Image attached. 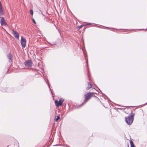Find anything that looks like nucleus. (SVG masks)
<instances>
[{"label":"nucleus","mask_w":147,"mask_h":147,"mask_svg":"<svg viewBox=\"0 0 147 147\" xmlns=\"http://www.w3.org/2000/svg\"><path fill=\"white\" fill-rule=\"evenodd\" d=\"M125 119L127 123L129 125H130L133 121L134 116L133 115L128 116L127 117H125Z\"/></svg>","instance_id":"nucleus-1"},{"label":"nucleus","mask_w":147,"mask_h":147,"mask_svg":"<svg viewBox=\"0 0 147 147\" xmlns=\"http://www.w3.org/2000/svg\"><path fill=\"white\" fill-rule=\"evenodd\" d=\"M93 94L92 93H87L85 95V98L83 102L81 104L82 105H84L85 103L91 97L93 96Z\"/></svg>","instance_id":"nucleus-2"},{"label":"nucleus","mask_w":147,"mask_h":147,"mask_svg":"<svg viewBox=\"0 0 147 147\" xmlns=\"http://www.w3.org/2000/svg\"><path fill=\"white\" fill-rule=\"evenodd\" d=\"M21 43L23 48H24L26 46V40L23 36L21 37Z\"/></svg>","instance_id":"nucleus-3"},{"label":"nucleus","mask_w":147,"mask_h":147,"mask_svg":"<svg viewBox=\"0 0 147 147\" xmlns=\"http://www.w3.org/2000/svg\"><path fill=\"white\" fill-rule=\"evenodd\" d=\"M64 101V99L62 98L60 99L59 101L55 100V103L56 106L58 107L59 106H61L62 105V103Z\"/></svg>","instance_id":"nucleus-4"},{"label":"nucleus","mask_w":147,"mask_h":147,"mask_svg":"<svg viewBox=\"0 0 147 147\" xmlns=\"http://www.w3.org/2000/svg\"><path fill=\"white\" fill-rule=\"evenodd\" d=\"M32 64V62L30 60H27L25 62L26 66L28 68H30L31 67Z\"/></svg>","instance_id":"nucleus-5"},{"label":"nucleus","mask_w":147,"mask_h":147,"mask_svg":"<svg viewBox=\"0 0 147 147\" xmlns=\"http://www.w3.org/2000/svg\"><path fill=\"white\" fill-rule=\"evenodd\" d=\"M13 34L15 38L17 39H18L19 38V34L18 32L13 30Z\"/></svg>","instance_id":"nucleus-6"},{"label":"nucleus","mask_w":147,"mask_h":147,"mask_svg":"<svg viewBox=\"0 0 147 147\" xmlns=\"http://www.w3.org/2000/svg\"><path fill=\"white\" fill-rule=\"evenodd\" d=\"M0 23L2 25H7L3 17L1 18L0 20Z\"/></svg>","instance_id":"nucleus-7"},{"label":"nucleus","mask_w":147,"mask_h":147,"mask_svg":"<svg viewBox=\"0 0 147 147\" xmlns=\"http://www.w3.org/2000/svg\"><path fill=\"white\" fill-rule=\"evenodd\" d=\"M7 57L9 59V62H11L12 61V55L11 53H9L7 54Z\"/></svg>","instance_id":"nucleus-8"},{"label":"nucleus","mask_w":147,"mask_h":147,"mask_svg":"<svg viewBox=\"0 0 147 147\" xmlns=\"http://www.w3.org/2000/svg\"><path fill=\"white\" fill-rule=\"evenodd\" d=\"M88 86L86 88V89L87 90H88L92 87V84L89 82H88Z\"/></svg>","instance_id":"nucleus-9"},{"label":"nucleus","mask_w":147,"mask_h":147,"mask_svg":"<svg viewBox=\"0 0 147 147\" xmlns=\"http://www.w3.org/2000/svg\"><path fill=\"white\" fill-rule=\"evenodd\" d=\"M130 142L131 144V147H135L132 141L131 140H130Z\"/></svg>","instance_id":"nucleus-10"},{"label":"nucleus","mask_w":147,"mask_h":147,"mask_svg":"<svg viewBox=\"0 0 147 147\" xmlns=\"http://www.w3.org/2000/svg\"><path fill=\"white\" fill-rule=\"evenodd\" d=\"M85 59L86 60V63L87 66H88V63L87 59L86 57L85 56Z\"/></svg>","instance_id":"nucleus-11"},{"label":"nucleus","mask_w":147,"mask_h":147,"mask_svg":"<svg viewBox=\"0 0 147 147\" xmlns=\"http://www.w3.org/2000/svg\"><path fill=\"white\" fill-rule=\"evenodd\" d=\"M59 119V116H57V118L55 119V120L56 121H57V120Z\"/></svg>","instance_id":"nucleus-12"},{"label":"nucleus","mask_w":147,"mask_h":147,"mask_svg":"<svg viewBox=\"0 0 147 147\" xmlns=\"http://www.w3.org/2000/svg\"><path fill=\"white\" fill-rule=\"evenodd\" d=\"M30 13L32 15H33V11L32 10H30Z\"/></svg>","instance_id":"nucleus-13"},{"label":"nucleus","mask_w":147,"mask_h":147,"mask_svg":"<svg viewBox=\"0 0 147 147\" xmlns=\"http://www.w3.org/2000/svg\"><path fill=\"white\" fill-rule=\"evenodd\" d=\"M84 25H81L80 26L78 27V28L80 29L83 26H84Z\"/></svg>","instance_id":"nucleus-14"},{"label":"nucleus","mask_w":147,"mask_h":147,"mask_svg":"<svg viewBox=\"0 0 147 147\" xmlns=\"http://www.w3.org/2000/svg\"><path fill=\"white\" fill-rule=\"evenodd\" d=\"M33 21L34 24H36V22L34 19H33Z\"/></svg>","instance_id":"nucleus-15"},{"label":"nucleus","mask_w":147,"mask_h":147,"mask_svg":"<svg viewBox=\"0 0 147 147\" xmlns=\"http://www.w3.org/2000/svg\"><path fill=\"white\" fill-rule=\"evenodd\" d=\"M49 84H48V85L49 86V88H50V86H49Z\"/></svg>","instance_id":"nucleus-16"},{"label":"nucleus","mask_w":147,"mask_h":147,"mask_svg":"<svg viewBox=\"0 0 147 147\" xmlns=\"http://www.w3.org/2000/svg\"><path fill=\"white\" fill-rule=\"evenodd\" d=\"M88 25H91V24L89 23V24H88Z\"/></svg>","instance_id":"nucleus-17"},{"label":"nucleus","mask_w":147,"mask_h":147,"mask_svg":"<svg viewBox=\"0 0 147 147\" xmlns=\"http://www.w3.org/2000/svg\"><path fill=\"white\" fill-rule=\"evenodd\" d=\"M7 147H8V146H7Z\"/></svg>","instance_id":"nucleus-18"}]
</instances>
